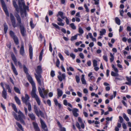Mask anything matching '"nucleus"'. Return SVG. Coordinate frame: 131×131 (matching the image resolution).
Returning <instances> with one entry per match:
<instances>
[{
  "label": "nucleus",
  "mask_w": 131,
  "mask_h": 131,
  "mask_svg": "<svg viewBox=\"0 0 131 131\" xmlns=\"http://www.w3.org/2000/svg\"><path fill=\"white\" fill-rule=\"evenodd\" d=\"M126 80L128 81V82H126L125 84L129 85H131V76L130 77H126Z\"/></svg>",
  "instance_id": "nucleus-19"
},
{
  "label": "nucleus",
  "mask_w": 131,
  "mask_h": 131,
  "mask_svg": "<svg viewBox=\"0 0 131 131\" xmlns=\"http://www.w3.org/2000/svg\"><path fill=\"white\" fill-rule=\"evenodd\" d=\"M0 1L2 5V6L4 12L8 16H9L8 12V11L7 7H6L5 4L3 0H0Z\"/></svg>",
  "instance_id": "nucleus-9"
},
{
  "label": "nucleus",
  "mask_w": 131,
  "mask_h": 131,
  "mask_svg": "<svg viewBox=\"0 0 131 131\" xmlns=\"http://www.w3.org/2000/svg\"><path fill=\"white\" fill-rule=\"evenodd\" d=\"M29 57L30 59H31L32 58L33 52H32V48L31 45L29 46Z\"/></svg>",
  "instance_id": "nucleus-18"
},
{
  "label": "nucleus",
  "mask_w": 131,
  "mask_h": 131,
  "mask_svg": "<svg viewBox=\"0 0 131 131\" xmlns=\"http://www.w3.org/2000/svg\"><path fill=\"white\" fill-rule=\"evenodd\" d=\"M70 56L73 59H74L75 58V55L72 53H71L70 54Z\"/></svg>",
  "instance_id": "nucleus-54"
},
{
  "label": "nucleus",
  "mask_w": 131,
  "mask_h": 131,
  "mask_svg": "<svg viewBox=\"0 0 131 131\" xmlns=\"http://www.w3.org/2000/svg\"><path fill=\"white\" fill-rule=\"evenodd\" d=\"M93 65L94 67H96L97 66V61L95 60H94L93 61Z\"/></svg>",
  "instance_id": "nucleus-49"
},
{
  "label": "nucleus",
  "mask_w": 131,
  "mask_h": 131,
  "mask_svg": "<svg viewBox=\"0 0 131 131\" xmlns=\"http://www.w3.org/2000/svg\"><path fill=\"white\" fill-rule=\"evenodd\" d=\"M123 117L124 119L125 120L127 121L128 122L129 121V119L128 118L126 114L124 113L123 114Z\"/></svg>",
  "instance_id": "nucleus-35"
},
{
  "label": "nucleus",
  "mask_w": 131,
  "mask_h": 131,
  "mask_svg": "<svg viewBox=\"0 0 131 131\" xmlns=\"http://www.w3.org/2000/svg\"><path fill=\"white\" fill-rule=\"evenodd\" d=\"M59 16L61 17V18L59 17H58L57 18V20L59 22L57 23L58 25L62 26H64V24L62 23L63 20L62 19H64L65 18H66V22L67 24L68 25L69 24V19L67 17L64 15V13L63 12L61 11L59 12L58 14L56 15V16L58 17Z\"/></svg>",
  "instance_id": "nucleus-3"
},
{
  "label": "nucleus",
  "mask_w": 131,
  "mask_h": 131,
  "mask_svg": "<svg viewBox=\"0 0 131 131\" xmlns=\"http://www.w3.org/2000/svg\"><path fill=\"white\" fill-rule=\"evenodd\" d=\"M32 124L34 129L36 131H40V129L37 123L35 122H33L32 123Z\"/></svg>",
  "instance_id": "nucleus-13"
},
{
  "label": "nucleus",
  "mask_w": 131,
  "mask_h": 131,
  "mask_svg": "<svg viewBox=\"0 0 131 131\" xmlns=\"http://www.w3.org/2000/svg\"><path fill=\"white\" fill-rule=\"evenodd\" d=\"M75 125L80 130L81 128L79 123L78 122H76V123Z\"/></svg>",
  "instance_id": "nucleus-50"
},
{
  "label": "nucleus",
  "mask_w": 131,
  "mask_h": 131,
  "mask_svg": "<svg viewBox=\"0 0 131 131\" xmlns=\"http://www.w3.org/2000/svg\"><path fill=\"white\" fill-rule=\"evenodd\" d=\"M35 77L40 86L38 87V90L39 92V94L40 96L43 98H45V97L43 94L42 91L41 89V87L44 86L43 82L41 81L40 79L41 76V74L37 75L36 74H35Z\"/></svg>",
  "instance_id": "nucleus-4"
},
{
  "label": "nucleus",
  "mask_w": 131,
  "mask_h": 131,
  "mask_svg": "<svg viewBox=\"0 0 131 131\" xmlns=\"http://www.w3.org/2000/svg\"><path fill=\"white\" fill-rule=\"evenodd\" d=\"M18 13L17 12L15 13L14 14V15L16 17L17 20L18 21L17 24H21V18L20 16L18 15Z\"/></svg>",
  "instance_id": "nucleus-11"
},
{
  "label": "nucleus",
  "mask_w": 131,
  "mask_h": 131,
  "mask_svg": "<svg viewBox=\"0 0 131 131\" xmlns=\"http://www.w3.org/2000/svg\"><path fill=\"white\" fill-rule=\"evenodd\" d=\"M40 122L42 128L45 131H48L47 126L41 119H40Z\"/></svg>",
  "instance_id": "nucleus-10"
},
{
  "label": "nucleus",
  "mask_w": 131,
  "mask_h": 131,
  "mask_svg": "<svg viewBox=\"0 0 131 131\" xmlns=\"http://www.w3.org/2000/svg\"><path fill=\"white\" fill-rule=\"evenodd\" d=\"M75 80L76 82L78 83L80 81V79L79 76L77 75H76L75 76Z\"/></svg>",
  "instance_id": "nucleus-42"
},
{
  "label": "nucleus",
  "mask_w": 131,
  "mask_h": 131,
  "mask_svg": "<svg viewBox=\"0 0 131 131\" xmlns=\"http://www.w3.org/2000/svg\"><path fill=\"white\" fill-rule=\"evenodd\" d=\"M60 64V62L59 59H57V61L56 62V66L58 67L59 68V65Z\"/></svg>",
  "instance_id": "nucleus-46"
},
{
  "label": "nucleus",
  "mask_w": 131,
  "mask_h": 131,
  "mask_svg": "<svg viewBox=\"0 0 131 131\" xmlns=\"http://www.w3.org/2000/svg\"><path fill=\"white\" fill-rule=\"evenodd\" d=\"M81 80L83 84H86V82L85 80L84 79V75L82 74L81 75Z\"/></svg>",
  "instance_id": "nucleus-26"
},
{
  "label": "nucleus",
  "mask_w": 131,
  "mask_h": 131,
  "mask_svg": "<svg viewBox=\"0 0 131 131\" xmlns=\"http://www.w3.org/2000/svg\"><path fill=\"white\" fill-rule=\"evenodd\" d=\"M78 32L79 33L81 34H82L84 32V31L83 29H82V28L79 27V28Z\"/></svg>",
  "instance_id": "nucleus-39"
},
{
  "label": "nucleus",
  "mask_w": 131,
  "mask_h": 131,
  "mask_svg": "<svg viewBox=\"0 0 131 131\" xmlns=\"http://www.w3.org/2000/svg\"><path fill=\"white\" fill-rule=\"evenodd\" d=\"M57 91L58 92L57 94L58 96L57 98L59 99V97L61 96L63 94V92L59 89H57Z\"/></svg>",
  "instance_id": "nucleus-24"
},
{
  "label": "nucleus",
  "mask_w": 131,
  "mask_h": 131,
  "mask_svg": "<svg viewBox=\"0 0 131 131\" xmlns=\"http://www.w3.org/2000/svg\"><path fill=\"white\" fill-rule=\"evenodd\" d=\"M84 6L86 9V11L87 12H89V9L88 7H87V5L85 4L84 5Z\"/></svg>",
  "instance_id": "nucleus-51"
},
{
  "label": "nucleus",
  "mask_w": 131,
  "mask_h": 131,
  "mask_svg": "<svg viewBox=\"0 0 131 131\" xmlns=\"http://www.w3.org/2000/svg\"><path fill=\"white\" fill-rule=\"evenodd\" d=\"M30 25L32 28H33L34 27V25L33 24V21L32 20L30 22Z\"/></svg>",
  "instance_id": "nucleus-57"
},
{
  "label": "nucleus",
  "mask_w": 131,
  "mask_h": 131,
  "mask_svg": "<svg viewBox=\"0 0 131 131\" xmlns=\"http://www.w3.org/2000/svg\"><path fill=\"white\" fill-rule=\"evenodd\" d=\"M36 72L38 74H40L42 72V69L41 66H38L37 67V69L36 70Z\"/></svg>",
  "instance_id": "nucleus-15"
},
{
  "label": "nucleus",
  "mask_w": 131,
  "mask_h": 131,
  "mask_svg": "<svg viewBox=\"0 0 131 131\" xmlns=\"http://www.w3.org/2000/svg\"><path fill=\"white\" fill-rule=\"evenodd\" d=\"M100 36H102L103 35H104L106 32V30L105 29H102V30L100 31Z\"/></svg>",
  "instance_id": "nucleus-36"
},
{
  "label": "nucleus",
  "mask_w": 131,
  "mask_h": 131,
  "mask_svg": "<svg viewBox=\"0 0 131 131\" xmlns=\"http://www.w3.org/2000/svg\"><path fill=\"white\" fill-rule=\"evenodd\" d=\"M79 55L81 58L83 59L84 58V56L83 53H80Z\"/></svg>",
  "instance_id": "nucleus-58"
},
{
  "label": "nucleus",
  "mask_w": 131,
  "mask_h": 131,
  "mask_svg": "<svg viewBox=\"0 0 131 131\" xmlns=\"http://www.w3.org/2000/svg\"><path fill=\"white\" fill-rule=\"evenodd\" d=\"M23 7L24 10L23 9V7L21 3L19 1V6L20 9V13L21 14V17H24V14L25 16H26V10H28L29 9V7L28 6H26L25 5V4L24 3H23Z\"/></svg>",
  "instance_id": "nucleus-6"
},
{
  "label": "nucleus",
  "mask_w": 131,
  "mask_h": 131,
  "mask_svg": "<svg viewBox=\"0 0 131 131\" xmlns=\"http://www.w3.org/2000/svg\"><path fill=\"white\" fill-rule=\"evenodd\" d=\"M111 75L114 77H117L119 75V74L118 73L116 72H114L113 71H112L111 73Z\"/></svg>",
  "instance_id": "nucleus-38"
},
{
  "label": "nucleus",
  "mask_w": 131,
  "mask_h": 131,
  "mask_svg": "<svg viewBox=\"0 0 131 131\" xmlns=\"http://www.w3.org/2000/svg\"><path fill=\"white\" fill-rule=\"evenodd\" d=\"M43 54V52H41L39 56V60L40 61L42 59V56Z\"/></svg>",
  "instance_id": "nucleus-52"
},
{
  "label": "nucleus",
  "mask_w": 131,
  "mask_h": 131,
  "mask_svg": "<svg viewBox=\"0 0 131 131\" xmlns=\"http://www.w3.org/2000/svg\"><path fill=\"white\" fill-rule=\"evenodd\" d=\"M127 112L128 113L131 115V109H128L127 110Z\"/></svg>",
  "instance_id": "nucleus-64"
},
{
  "label": "nucleus",
  "mask_w": 131,
  "mask_h": 131,
  "mask_svg": "<svg viewBox=\"0 0 131 131\" xmlns=\"http://www.w3.org/2000/svg\"><path fill=\"white\" fill-rule=\"evenodd\" d=\"M58 55L59 57L61 59V60L62 61H63L64 60V58H63L62 55L60 53V52L59 53Z\"/></svg>",
  "instance_id": "nucleus-43"
},
{
  "label": "nucleus",
  "mask_w": 131,
  "mask_h": 131,
  "mask_svg": "<svg viewBox=\"0 0 131 131\" xmlns=\"http://www.w3.org/2000/svg\"><path fill=\"white\" fill-rule=\"evenodd\" d=\"M34 109L35 113L38 117H39L40 115L41 117H44V115L43 113L40 110H39L38 111L37 107L36 105L34 106Z\"/></svg>",
  "instance_id": "nucleus-8"
},
{
  "label": "nucleus",
  "mask_w": 131,
  "mask_h": 131,
  "mask_svg": "<svg viewBox=\"0 0 131 131\" xmlns=\"http://www.w3.org/2000/svg\"><path fill=\"white\" fill-rule=\"evenodd\" d=\"M20 54L23 56H24L25 53V51L24 48V46L23 44L21 45V47L20 50Z\"/></svg>",
  "instance_id": "nucleus-16"
},
{
  "label": "nucleus",
  "mask_w": 131,
  "mask_h": 131,
  "mask_svg": "<svg viewBox=\"0 0 131 131\" xmlns=\"http://www.w3.org/2000/svg\"><path fill=\"white\" fill-rule=\"evenodd\" d=\"M15 100L16 103L19 105L21 104L20 101L18 98L16 96H15Z\"/></svg>",
  "instance_id": "nucleus-28"
},
{
  "label": "nucleus",
  "mask_w": 131,
  "mask_h": 131,
  "mask_svg": "<svg viewBox=\"0 0 131 131\" xmlns=\"http://www.w3.org/2000/svg\"><path fill=\"white\" fill-rule=\"evenodd\" d=\"M63 103L66 106L68 105L69 106H70L71 107H72L70 103H68L67 101L66 100H63Z\"/></svg>",
  "instance_id": "nucleus-27"
},
{
  "label": "nucleus",
  "mask_w": 131,
  "mask_h": 131,
  "mask_svg": "<svg viewBox=\"0 0 131 131\" xmlns=\"http://www.w3.org/2000/svg\"><path fill=\"white\" fill-rule=\"evenodd\" d=\"M95 2V5H98L99 4V0H93Z\"/></svg>",
  "instance_id": "nucleus-61"
},
{
  "label": "nucleus",
  "mask_w": 131,
  "mask_h": 131,
  "mask_svg": "<svg viewBox=\"0 0 131 131\" xmlns=\"http://www.w3.org/2000/svg\"><path fill=\"white\" fill-rule=\"evenodd\" d=\"M54 101L55 103V104L56 106H58L59 109L61 108V105L60 104L58 103V101L56 99H54Z\"/></svg>",
  "instance_id": "nucleus-25"
},
{
  "label": "nucleus",
  "mask_w": 131,
  "mask_h": 131,
  "mask_svg": "<svg viewBox=\"0 0 131 131\" xmlns=\"http://www.w3.org/2000/svg\"><path fill=\"white\" fill-rule=\"evenodd\" d=\"M7 93L5 90H3L2 93V96L3 97L6 99L7 98Z\"/></svg>",
  "instance_id": "nucleus-23"
},
{
  "label": "nucleus",
  "mask_w": 131,
  "mask_h": 131,
  "mask_svg": "<svg viewBox=\"0 0 131 131\" xmlns=\"http://www.w3.org/2000/svg\"><path fill=\"white\" fill-rule=\"evenodd\" d=\"M24 71L25 73L26 74V75L28 74L29 73H28V70L27 68L26 67L25 65H24L23 66Z\"/></svg>",
  "instance_id": "nucleus-32"
},
{
  "label": "nucleus",
  "mask_w": 131,
  "mask_h": 131,
  "mask_svg": "<svg viewBox=\"0 0 131 131\" xmlns=\"http://www.w3.org/2000/svg\"><path fill=\"white\" fill-rule=\"evenodd\" d=\"M18 115H17L14 112L13 113V115L15 119L17 121H20L21 123L23 125H25V123L23 119H25L24 115L20 111L17 112Z\"/></svg>",
  "instance_id": "nucleus-5"
},
{
  "label": "nucleus",
  "mask_w": 131,
  "mask_h": 131,
  "mask_svg": "<svg viewBox=\"0 0 131 131\" xmlns=\"http://www.w3.org/2000/svg\"><path fill=\"white\" fill-rule=\"evenodd\" d=\"M52 25L55 27L56 28L58 29H60V28L59 26L55 24L52 23Z\"/></svg>",
  "instance_id": "nucleus-48"
},
{
  "label": "nucleus",
  "mask_w": 131,
  "mask_h": 131,
  "mask_svg": "<svg viewBox=\"0 0 131 131\" xmlns=\"http://www.w3.org/2000/svg\"><path fill=\"white\" fill-rule=\"evenodd\" d=\"M11 56L12 59L14 61L15 64L16 66H17V61L15 55L13 53L11 54Z\"/></svg>",
  "instance_id": "nucleus-17"
},
{
  "label": "nucleus",
  "mask_w": 131,
  "mask_h": 131,
  "mask_svg": "<svg viewBox=\"0 0 131 131\" xmlns=\"http://www.w3.org/2000/svg\"><path fill=\"white\" fill-rule=\"evenodd\" d=\"M78 121L81 124V127L82 129H84V125L82 119L81 118L79 117L78 118Z\"/></svg>",
  "instance_id": "nucleus-20"
},
{
  "label": "nucleus",
  "mask_w": 131,
  "mask_h": 131,
  "mask_svg": "<svg viewBox=\"0 0 131 131\" xmlns=\"http://www.w3.org/2000/svg\"><path fill=\"white\" fill-rule=\"evenodd\" d=\"M14 91H15L17 93L19 94H20L21 93L20 92V90H19V89L17 87H14Z\"/></svg>",
  "instance_id": "nucleus-33"
},
{
  "label": "nucleus",
  "mask_w": 131,
  "mask_h": 131,
  "mask_svg": "<svg viewBox=\"0 0 131 131\" xmlns=\"http://www.w3.org/2000/svg\"><path fill=\"white\" fill-rule=\"evenodd\" d=\"M9 33L11 36L13 38L16 37V36L15 35L14 33L12 31H10Z\"/></svg>",
  "instance_id": "nucleus-40"
},
{
  "label": "nucleus",
  "mask_w": 131,
  "mask_h": 131,
  "mask_svg": "<svg viewBox=\"0 0 131 131\" xmlns=\"http://www.w3.org/2000/svg\"><path fill=\"white\" fill-rule=\"evenodd\" d=\"M77 35H75L74 36H72L71 38V41H73L74 40H76L77 39Z\"/></svg>",
  "instance_id": "nucleus-44"
},
{
  "label": "nucleus",
  "mask_w": 131,
  "mask_h": 131,
  "mask_svg": "<svg viewBox=\"0 0 131 131\" xmlns=\"http://www.w3.org/2000/svg\"><path fill=\"white\" fill-rule=\"evenodd\" d=\"M13 5H14V7H16V6L17 7V6H18L16 4V1H14V0L13 1Z\"/></svg>",
  "instance_id": "nucleus-63"
},
{
  "label": "nucleus",
  "mask_w": 131,
  "mask_h": 131,
  "mask_svg": "<svg viewBox=\"0 0 131 131\" xmlns=\"http://www.w3.org/2000/svg\"><path fill=\"white\" fill-rule=\"evenodd\" d=\"M122 125L124 129H126L127 127L125 123H123L122 124Z\"/></svg>",
  "instance_id": "nucleus-60"
},
{
  "label": "nucleus",
  "mask_w": 131,
  "mask_h": 131,
  "mask_svg": "<svg viewBox=\"0 0 131 131\" xmlns=\"http://www.w3.org/2000/svg\"><path fill=\"white\" fill-rule=\"evenodd\" d=\"M70 26L73 29H76L75 26L73 23H72L70 24Z\"/></svg>",
  "instance_id": "nucleus-45"
},
{
  "label": "nucleus",
  "mask_w": 131,
  "mask_h": 131,
  "mask_svg": "<svg viewBox=\"0 0 131 131\" xmlns=\"http://www.w3.org/2000/svg\"><path fill=\"white\" fill-rule=\"evenodd\" d=\"M26 75L28 80L31 84L32 86V89L31 93V96L32 98H34L35 99L38 105H40L41 102L39 97L36 93V88L35 84L31 77L29 74Z\"/></svg>",
  "instance_id": "nucleus-1"
},
{
  "label": "nucleus",
  "mask_w": 131,
  "mask_h": 131,
  "mask_svg": "<svg viewBox=\"0 0 131 131\" xmlns=\"http://www.w3.org/2000/svg\"><path fill=\"white\" fill-rule=\"evenodd\" d=\"M103 58L104 60L106 61L107 62L108 61V59L107 57L106 56L104 55L103 56Z\"/></svg>",
  "instance_id": "nucleus-55"
},
{
  "label": "nucleus",
  "mask_w": 131,
  "mask_h": 131,
  "mask_svg": "<svg viewBox=\"0 0 131 131\" xmlns=\"http://www.w3.org/2000/svg\"><path fill=\"white\" fill-rule=\"evenodd\" d=\"M21 99L23 102L26 105L28 106V109L29 111L31 110V106L30 103L29 102V97L27 94H25V97L23 96Z\"/></svg>",
  "instance_id": "nucleus-7"
},
{
  "label": "nucleus",
  "mask_w": 131,
  "mask_h": 131,
  "mask_svg": "<svg viewBox=\"0 0 131 131\" xmlns=\"http://www.w3.org/2000/svg\"><path fill=\"white\" fill-rule=\"evenodd\" d=\"M11 106L13 108L14 111L16 113H17L18 111L17 108L15 104L13 103H12Z\"/></svg>",
  "instance_id": "nucleus-34"
},
{
  "label": "nucleus",
  "mask_w": 131,
  "mask_h": 131,
  "mask_svg": "<svg viewBox=\"0 0 131 131\" xmlns=\"http://www.w3.org/2000/svg\"><path fill=\"white\" fill-rule=\"evenodd\" d=\"M50 75L52 77H53L54 76L55 74L54 71H51L50 73Z\"/></svg>",
  "instance_id": "nucleus-47"
},
{
  "label": "nucleus",
  "mask_w": 131,
  "mask_h": 131,
  "mask_svg": "<svg viewBox=\"0 0 131 131\" xmlns=\"http://www.w3.org/2000/svg\"><path fill=\"white\" fill-rule=\"evenodd\" d=\"M10 17L11 22L12 25L14 28H15L19 25L20 27V32L23 36H25L26 35V31L23 26L22 25V24H17L18 25L15 24V20L13 15L11 13L10 14Z\"/></svg>",
  "instance_id": "nucleus-2"
},
{
  "label": "nucleus",
  "mask_w": 131,
  "mask_h": 131,
  "mask_svg": "<svg viewBox=\"0 0 131 131\" xmlns=\"http://www.w3.org/2000/svg\"><path fill=\"white\" fill-rule=\"evenodd\" d=\"M28 116L30 118L31 120H34L35 119L36 117L35 115L32 113H29Z\"/></svg>",
  "instance_id": "nucleus-21"
},
{
  "label": "nucleus",
  "mask_w": 131,
  "mask_h": 131,
  "mask_svg": "<svg viewBox=\"0 0 131 131\" xmlns=\"http://www.w3.org/2000/svg\"><path fill=\"white\" fill-rule=\"evenodd\" d=\"M119 122L121 123H122L123 121V119L122 117L121 116H119Z\"/></svg>",
  "instance_id": "nucleus-56"
},
{
  "label": "nucleus",
  "mask_w": 131,
  "mask_h": 131,
  "mask_svg": "<svg viewBox=\"0 0 131 131\" xmlns=\"http://www.w3.org/2000/svg\"><path fill=\"white\" fill-rule=\"evenodd\" d=\"M13 38L15 44L16 45H18L19 44V42L17 37L16 36Z\"/></svg>",
  "instance_id": "nucleus-37"
},
{
  "label": "nucleus",
  "mask_w": 131,
  "mask_h": 131,
  "mask_svg": "<svg viewBox=\"0 0 131 131\" xmlns=\"http://www.w3.org/2000/svg\"><path fill=\"white\" fill-rule=\"evenodd\" d=\"M113 118V117H111L110 118L108 117H107L106 118V119L107 121H111L112 120Z\"/></svg>",
  "instance_id": "nucleus-53"
},
{
  "label": "nucleus",
  "mask_w": 131,
  "mask_h": 131,
  "mask_svg": "<svg viewBox=\"0 0 131 131\" xmlns=\"http://www.w3.org/2000/svg\"><path fill=\"white\" fill-rule=\"evenodd\" d=\"M65 74H62L61 76V75L58 76V78L60 81H62L63 80V79H65Z\"/></svg>",
  "instance_id": "nucleus-22"
},
{
  "label": "nucleus",
  "mask_w": 131,
  "mask_h": 131,
  "mask_svg": "<svg viewBox=\"0 0 131 131\" xmlns=\"http://www.w3.org/2000/svg\"><path fill=\"white\" fill-rule=\"evenodd\" d=\"M112 67L114 69V71L115 72L118 73V72L117 69L116 68L114 64L112 65Z\"/></svg>",
  "instance_id": "nucleus-41"
},
{
  "label": "nucleus",
  "mask_w": 131,
  "mask_h": 131,
  "mask_svg": "<svg viewBox=\"0 0 131 131\" xmlns=\"http://www.w3.org/2000/svg\"><path fill=\"white\" fill-rule=\"evenodd\" d=\"M4 31L5 34L7 32L8 28L7 25L5 23H4Z\"/></svg>",
  "instance_id": "nucleus-29"
},
{
  "label": "nucleus",
  "mask_w": 131,
  "mask_h": 131,
  "mask_svg": "<svg viewBox=\"0 0 131 131\" xmlns=\"http://www.w3.org/2000/svg\"><path fill=\"white\" fill-rule=\"evenodd\" d=\"M115 20L116 23L118 25H120L121 24V21L120 19L118 17H116L115 18Z\"/></svg>",
  "instance_id": "nucleus-30"
},
{
  "label": "nucleus",
  "mask_w": 131,
  "mask_h": 131,
  "mask_svg": "<svg viewBox=\"0 0 131 131\" xmlns=\"http://www.w3.org/2000/svg\"><path fill=\"white\" fill-rule=\"evenodd\" d=\"M60 128V131H66V128H65L61 127Z\"/></svg>",
  "instance_id": "nucleus-62"
},
{
  "label": "nucleus",
  "mask_w": 131,
  "mask_h": 131,
  "mask_svg": "<svg viewBox=\"0 0 131 131\" xmlns=\"http://www.w3.org/2000/svg\"><path fill=\"white\" fill-rule=\"evenodd\" d=\"M49 50L51 52H52V49L51 46V43H49Z\"/></svg>",
  "instance_id": "nucleus-59"
},
{
  "label": "nucleus",
  "mask_w": 131,
  "mask_h": 131,
  "mask_svg": "<svg viewBox=\"0 0 131 131\" xmlns=\"http://www.w3.org/2000/svg\"><path fill=\"white\" fill-rule=\"evenodd\" d=\"M16 124L17 125V126L21 130L23 131L24 129L23 128V127L18 122H16Z\"/></svg>",
  "instance_id": "nucleus-31"
},
{
  "label": "nucleus",
  "mask_w": 131,
  "mask_h": 131,
  "mask_svg": "<svg viewBox=\"0 0 131 131\" xmlns=\"http://www.w3.org/2000/svg\"><path fill=\"white\" fill-rule=\"evenodd\" d=\"M79 112L78 109L76 108H74L72 110V112L73 116L77 117L79 115V114L77 112Z\"/></svg>",
  "instance_id": "nucleus-12"
},
{
  "label": "nucleus",
  "mask_w": 131,
  "mask_h": 131,
  "mask_svg": "<svg viewBox=\"0 0 131 131\" xmlns=\"http://www.w3.org/2000/svg\"><path fill=\"white\" fill-rule=\"evenodd\" d=\"M11 68L13 72L16 75L18 74V73L16 70V69L12 62H11Z\"/></svg>",
  "instance_id": "nucleus-14"
}]
</instances>
